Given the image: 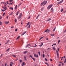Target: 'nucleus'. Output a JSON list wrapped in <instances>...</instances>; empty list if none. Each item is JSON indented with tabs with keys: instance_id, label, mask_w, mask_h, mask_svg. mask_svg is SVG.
I'll return each mask as SVG.
<instances>
[{
	"instance_id": "f257e3e1",
	"label": "nucleus",
	"mask_w": 66,
	"mask_h": 66,
	"mask_svg": "<svg viewBox=\"0 0 66 66\" xmlns=\"http://www.w3.org/2000/svg\"><path fill=\"white\" fill-rule=\"evenodd\" d=\"M47 1H45L43 2L41 4V6H42V5L44 6L47 3Z\"/></svg>"
},
{
	"instance_id": "f03ea898",
	"label": "nucleus",
	"mask_w": 66,
	"mask_h": 66,
	"mask_svg": "<svg viewBox=\"0 0 66 66\" xmlns=\"http://www.w3.org/2000/svg\"><path fill=\"white\" fill-rule=\"evenodd\" d=\"M52 7V5L51 4L50 5L47 7V10H49V9H51V7Z\"/></svg>"
},
{
	"instance_id": "7ed1b4c3",
	"label": "nucleus",
	"mask_w": 66,
	"mask_h": 66,
	"mask_svg": "<svg viewBox=\"0 0 66 66\" xmlns=\"http://www.w3.org/2000/svg\"><path fill=\"white\" fill-rule=\"evenodd\" d=\"M59 49H60V48H57V50L56 51V52L57 53V57H59V53H58V51H59Z\"/></svg>"
},
{
	"instance_id": "20e7f679",
	"label": "nucleus",
	"mask_w": 66,
	"mask_h": 66,
	"mask_svg": "<svg viewBox=\"0 0 66 66\" xmlns=\"http://www.w3.org/2000/svg\"><path fill=\"white\" fill-rule=\"evenodd\" d=\"M22 16V13H20V15H19L18 18V19H20V18H21Z\"/></svg>"
},
{
	"instance_id": "39448f33",
	"label": "nucleus",
	"mask_w": 66,
	"mask_h": 66,
	"mask_svg": "<svg viewBox=\"0 0 66 66\" xmlns=\"http://www.w3.org/2000/svg\"><path fill=\"white\" fill-rule=\"evenodd\" d=\"M63 1V0H62L61 1L58 2L57 3V4H61V3H62Z\"/></svg>"
},
{
	"instance_id": "423d86ee",
	"label": "nucleus",
	"mask_w": 66,
	"mask_h": 66,
	"mask_svg": "<svg viewBox=\"0 0 66 66\" xmlns=\"http://www.w3.org/2000/svg\"><path fill=\"white\" fill-rule=\"evenodd\" d=\"M2 8L4 9L5 10H7V7H4L3 6L2 7Z\"/></svg>"
},
{
	"instance_id": "0eeeda50",
	"label": "nucleus",
	"mask_w": 66,
	"mask_h": 66,
	"mask_svg": "<svg viewBox=\"0 0 66 66\" xmlns=\"http://www.w3.org/2000/svg\"><path fill=\"white\" fill-rule=\"evenodd\" d=\"M34 56H35V57H38V55L37 54L36 55V54H34Z\"/></svg>"
},
{
	"instance_id": "6e6552de",
	"label": "nucleus",
	"mask_w": 66,
	"mask_h": 66,
	"mask_svg": "<svg viewBox=\"0 0 66 66\" xmlns=\"http://www.w3.org/2000/svg\"><path fill=\"white\" fill-rule=\"evenodd\" d=\"M3 4L4 5V7H5V6H6V3L5 2H3Z\"/></svg>"
},
{
	"instance_id": "1a4fd4ad",
	"label": "nucleus",
	"mask_w": 66,
	"mask_h": 66,
	"mask_svg": "<svg viewBox=\"0 0 66 66\" xmlns=\"http://www.w3.org/2000/svg\"><path fill=\"white\" fill-rule=\"evenodd\" d=\"M5 23L6 24H7L9 23V21H8L7 22L5 21Z\"/></svg>"
},
{
	"instance_id": "9d476101",
	"label": "nucleus",
	"mask_w": 66,
	"mask_h": 66,
	"mask_svg": "<svg viewBox=\"0 0 66 66\" xmlns=\"http://www.w3.org/2000/svg\"><path fill=\"white\" fill-rule=\"evenodd\" d=\"M26 32H26V31H25L21 35H24V34H26Z\"/></svg>"
},
{
	"instance_id": "9b49d317",
	"label": "nucleus",
	"mask_w": 66,
	"mask_h": 66,
	"mask_svg": "<svg viewBox=\"0 0 66 66\" xmlns=\"http://www.w3.org/2000/svg\"><path fill=\"white\" fill-rule=\"evenodd\" d=\"M25 65L24 63V62H23L22 64V66H24Z\"/></svg>"
},
{
	"instance_id": "f8f14e48",
	"label": "nucleus",
	"mask_w": 66,
	"mask_h": 66,
	"mask_svg": "<svg viewBox=\"0 0 66 66\" xmlns=\"http://www.w3.org/2000/svg\"><path fill=\"white\" fill-rule=\"evenodd\" d=\"M24 60H25V61H27V60L26 59H27V57L26 56H24Z\"/></svg>"
},
{
	"instance_id": "ddd939ff",
	"label": "nucleus",
	"mask_w": 66,
	"mask_h": 66,
	"mask_svg": "<svg viewBox=\"0 0 66 66\" xmlns=\"http://www.w3.org/2000/svg\"><path fill=\"white\" fill-rule=\"evenodd\" d=\"M51 18H49L48 19L46 20V21H50V20H51Z\"/></svg>"
},
{
	"instance_id": "4468645a",
	"label": "nucleus",
	"mask_w": 66,
	"mask_h": 66,
	"mask_svg": "<svg viewBox=\"0 0 66 66\" xmlns=\"http://www.w3.org/2000/svg\"><path fill=\"white\" fill-rule=\"evenodd\" d=\"M9 42H10V40H8L7 42L5 44V45H6V44H8V43Z\"/></svg>"
},
{
	"instance_id": "2eb2a0df",
	"label": "nucleus",
	"mask_w": 66,
	"mask_h": 66,
	"mask_svg": "<svg viewBox=\"0 0 66 66\" xmlns=\"http://www.w3.org/2000/svg\"><path fill=\"white\" fill-rule=\"evenodd\" d=\"M9 9H11V10H14V9L13 7H10V8Z\"/></svg>"
},
{
	"instance_id": "dca6fc26",
	"label": "nucleus",
	"mask_w": 66,
	"mask_h": 66,
	"mask_svg": "<svg viewBox=\"0 0 66 66\" xmlns=\"http://www.w3.org/2000/svg\"><path fill=\"white\" fill-rule=\"evenodd\" d=\"M41 45H39L40 47H42V46H43V43H41Z\"/></svg>"
},
{
	"instance_id": "f3484780",
	"label": "nucleus",
	"mask_w": 66,
	"mask_h": 66,
	"mask_svg": "<svg viewBox=\"0 0 66 66\" xmlns=\"http://www.w3.org/2000/svg\"><path fill=\"white\" fill-rule=\"evenodd\" d=\"M17 5H16L15 8V10H17Z\"/></svg>"
},
{
	"instance_id": "a211bd4d",
	"label": "nucleus",
	"mask_w": 66,
	"mask_h": 66,
	"mask_svg": "<svg viewBox=\"0 0 66 66\" xmlns=\"http://www.w3.org/2000/svg\"><path fill=\"white\" fill-rule=\"evenodd\" d=\"M56 29V27H55L54 28V29L53 30V32H54V31H55V30Z\"/></svg>"
},
{
	"instance_id": "6ab92c4d",
	"label": "nucleus",
	"mask_w": 66,
	"mask_h": 66,
	"mask_svg": "<svg viewBox=\"0 0 66 66\" xmlns=\"http://www.w3.org/2000/svg\"><path fill=\"white\" fill-rule=\"evenodd\" d=\"M20 37V36H18L17 38H16V39L17 40L18 39H19V38Z\"/></svg>"
},
{
	"instance_id": "aec40b11",
	"label": "nucleus",
	"mask_w": 66,
	"mask_h": 66,
	"mask_svg": "<svg viewBox=\"0 0 66 66\" xmlns=\"http://www.w3.org/2000/svg\"><path fill=\"white\" fill-rule=\"evenodd\" d=\"M14 21L15 23L16 22H17V19H15Z\"/></svg>"
},
{
	"instance_id": "412c9836",
	"label": "nucleus",
	"mask_w": 66,
	"mask_h": 66,
	"mask_svg": "<svg viewBox=\"0 0 66 66\" xmlns=\"http://www.w3.org/2000/svg\"><path fill=\"white\" fill-rule=\"evenodd\" d=\"M30 17H31V16L30 15L28 17L27 19H30Z\"/></svg>"
},
{
	"instance_id": "4be33fe9",
	"label": "nucleus",
	"mask_w": 66,
	"mask_h": 66,
	"mask_svg": "<svg viewBox=\"0 0 66 66\" xmlns=\"http://www.w3.org/2000/svg\"><path fill=\"white\" fill-rule=\"evenodd\" d=\"M32 59L33 60V61H35V59H34V58L32 57Z\"/></svg>"
},
{
	"instance_id": "5701e85b",
	"label": "nucleus",
	"mask_w": 66,
	"mask_h": 66,
	"mask_svg": "<svg viewBox=\"0 0 66 66\" xmlns=\"http://www.w3.org/2000/svg\"><path fill=\"white\" fill-rule=\"evenodd\" d=\"M29 57H31V58H32H32H33V57H32V55H30L29 56Z\"/></svg>"
},
{
	"instance_id": "b1692460",
	"label": "nucleus",
	"mask_w": 66,
	"mask_h": 66,
	"mask_svg": "<svg viewBox=\"0 0 66 66\" xmlns=\"http://www.w3.org/2000/svg\"><path fill=\"white\" fill-rule=\"evenodd\" d=\"M9 50H10V48H8L6 50V51H9Z\"/></svg>"
},
{
	"instance_id": "393cba45",
	"label": "nucleus",
	"mask_w": 66,
	"mask_h": 66,
	"mask_svg": "<svg viewBox=\"0 0 66 66\" xmlns=\"http://www.w3.org/2000/svg\"><path fill=\"white\" fill-rule=\"evenodd\" d=\"M2 23V22L1 21H0V25H1Z\"/></svg>"
},
{
	"instance_id": "a878e982",
	"label": "nucleus",
	"mask_w": 66,
	"mask_h": 66,
	"mask_svg": "<svg viewBox=\"0 0 66 66\" xmlns=\"http://www.w3.org/2000/svg\"><path fill=\"white\" fill-rule=\"evenodd\" d=\"M19 14V11H18L17 13L16 14V15H18V14Z\"/></svg>"
},
{
	"instance_id": "bb28decb",
	"label": "nucleus",
	"mask_w": 66,
	"mask_h": 66,
	"mask_svg": "<svg viewBox=\"0 0 66 66\" xmlns=\"http://www.w3.org/2000/svg\"><path fill=\"white\" fill-rule=\"evenodd\" d=\"M53 49V50H55V47H54L52 48Z\"/></svg>"
},
{
	"instance_id": "cd10ccee",
	"label": "nucleus",
	"mask_w": 66,
	"mask_h": 66,
	"mask_svg": "<svg viewBox=\"0 0 66 66\" xmlns=\"http://www.w3.org/2000/svg\"><path fill=\"white\" fill-rule=\"evenodd\" d=\"M30 27H31L30 25H29V26H28L27 28H30Z\"/></svg>"
},
{
	"instance_id": "c85d7f7f",
	"label": "nucleus",
	"mask_w": 66,
	"mask_h": 66,
	"mask_svg": "<svg viewBox=\"0 0 66 66\" xmlns=\"http://www.w3.org/2000/svg\"><path fill=\"white\" fill-rule=\"evenodd\" d=\"M29 24H30V22H28L27 23V26H28V25H29Z\"/></svg>"
},
{
	"instance_id": "c756f323",
	"label": "nucleus",
	"mask_w": 66,
	"mask_h": 66,
	"mask_svg": "<svg viewBox=\"0 0 66 66\" xmlns=\"http://www.w3.org/2000/svg\"><path fill=\"white\" fill-rule=\"evenodd\" d=\"M9 2L11 3V2H12V1H13V0H9Z\"/></svg>"
},
{
	"instance_id": "7c9ffc66",
	"label": "nucleus",
	"mask_w": 66,
	"mask_h": 66,
	"mask_svg": "<svg viewBox=\"0 0 66 66\" xmlns=\"http://www.w3.org/2000/svg\"><path fill=\"white\" fill-rule=\"evenodd\" d=\"M19 61H20V63H22V60H20Z\"/></svg>"
},
{
	"instance_id": "2f4dec72",
	"label": "nucleus",
	"mask_w": 66,
	"mask_h": 66,
	"mask_svg": "<svg viewBox=\"0 0 66 66\" xmlns=\"http://www.w3.org/2000/svg\"><path fill=\"white\" fill-rule=\"evenodd\" d=\"M10 64H12V65H13V64H14V63L12 62H10Z\"/></svg>"
},
{
	"instance_id": "473e14b6",
	"label": "nucleus",
	"mask_w": 66,
	"mask_h": 66,
	"mask_svg": "<svg viewBox=\"0 0 66 66\" xmlns=\"http://www.w3.org/2000/svg\"><path fill=\"white\" fill-rule=\"evenodd\" d=\"M47 32H48V33H49V32L50 31V30L47 29Z\"/></svg>"
},
{
	"instance_id": "72a5a7b5",
	"label": "nucleus",
	"mask_w": 66,
	"mask_h": 66,
	"mask_svg": "<svg viewBox=\"0 0 66 66\" xmlns=\"http://www.w3.org/2000/svg\"><path fill=\"white\" fill-rule=\"evenodd\" d=\"M44 38L43 37H41L40 39H39V40H41V39H42V38Z\"/></svg>"
},
{
	"instance_id": "f704fd0d",
	"label": "nucleus",
	"mask_w": 66,
	"mask_h": 66,
	"mask_svg": "<svg viewBox=\"0 0 66 66\" xmlns=\"http://www.w3.org/2000/svg\"><path fill=\"white\" fill-rule=\"evenodd\" d=\"M38 53L39 54V55H40V52H39Z\"/></svg>"
},
{
	"instance_id": "c9c22d12",
	"label": "nucleus",
	"mask_w": 66,
	"mask_h": 66,
	"mask_svg": "<svg viewBox=\"0 0 66 66\" xmlns=\"http://www.w3.org/2000/svg\"><path fill=\"white\" fill-rule=\"evenodd\" d=\"M1 10L2 12H4V11H5V10H3L2 9H1Z\"/></svg>"
},
{
	"instance_id": "e433bc0d",
	"label": "nucleus",
	"mask_w": 66,
	"mask_h": 66,
	"mask_svg": "<svg viewBox=\"0 0 66 66\" xmlns=\"http://www.w3.org/2000/svg\"><path fill=\"white\" fill-rule=\"evenodd\" d=\"M5 13H3L2 15L3 16H4V15H5Z\"/></svg>"
},
{
	"instance_id": "4c0bfd02",
	"label": "nucleus",
	"mask_w": 66,
	"mask_h": 66,
	"mask_svg": "<svg viewBox=\"0 0 66 66\" xmlns=\"http://www.w3.org/2000/svg\"><path fill=\"white\" fill-rule=\"evenodd\" d=\"M51 36H54V34H52L51 35Z\"/></svg>"
},
{
	"instance_id": "58836bf2",
	"label": "nucleus",
	"mask_w": 66,
	"mask_h": 66,
	"mask_svg": "<svg viewBox=\"0 0 66 66\" xmlns=\"http://www.w3.org/2000/svg\"><path fill=\"white\" fill-rule=\"evenodd\" d=\"M66 59H65L64 61V63H66Z\"/></svg>"
},
{
	"instance_id": "ea45409f",
	"label": "nucleus",
	"mask_w": 66,
	"mask_h": 66,
	"mask_svg": "<svg viewBox=\"0 0 66 66\" xmlns=\"http://www.w3.org/2000/svg\"><path fill=\"white\" fill-rule=\"evenodd\" d=\"M12 14H13V12H12L10 14H9V15H12Z\"/></svg>"
},
{
	"instance_id": "a19ab883",
	"label": "nucleus",
	"mask_w": 66,
	"mask_h": 66,
	"mask_svg": "<svg viewBox=\"0 0 66 66\" xmlns=\"http://www.w3.org/2000/svg\"><path fill=\"white\" fill-rule=\"evenodd\" d=\"M13 56V57H16V56L15 55H12Z\"/></svg>"
},
{
	"instance_id": "79ce46f5",
	"label": "nucleus",
	"mask_w": 66,
	"mask_h": 66,
	"mask_svg": "<svg viewBox=\"0 0 66 66\" xmlns=\"http://www.w3.org/2000/svg\"><path fill=\"white\" fill-rule=\"evenodd\" d=\"M43 57H45V55H44V54H43Z\"/></svg>"
},
{
	"instance_id": "37998d69",
	"label": "nucleus",
	"mask_w": 66,
	"mask_h": 66,
	"mask_svg": "<svg viewBox=\"0 0 66 66\" xmlns=\"http://www.w3.org/2000/svg\"><path fill=\"white\" fill-rule=\"evenodd\" d=\"M60 41H61V40H59L58 41V43H59L60 42Z\"/></svg>"
},
{
	"instance_id": "c03bdc74",
	"label": "nucleus",
	"mask_w": 66,
	"mask_h": 66,
	"mask_svg": "<svg viewBox=\"0 0 66 66\" xmlns=\"http://www.w3.org/2000/svg\"><path fill=\"white\" fill-rule=\"evenodd\" d=\"M28 46H29V44L27 45L26 46V47H28Z\"/></svg>"
},
{
	"instance_id": "a18cd8bd",
	"label": "nucleus",
	"mask_w": 66,
	"mask_h": 66,
	"mask_svg": "<svg viewBox=\"0 0 66 66\" xmlns=\"http://www.w3.org/2000/svg\"><path fill=\"white\" fill-rule=\"evenodd\" d=\"M36 44H35V46H34L35 47H36Z\"/></svg>"
},
{
	"instance_id": "49530a36",
	"label": "nucleus",
	"mask_w": 66,
	"mask_h": 66,
	"mask_svg": "<svg viewBox=\"0 0 66 66\" xmlns=\"http://www.w3.org/2000/svg\"><path fill=\"white\" fill-rule=\"evenodd\" d=\"M44 32H47V30H45V31Z\"/></svg>"
},
{
	"instance_id": "de8ad7c7",
	"label": "nucleus",
	"mask_w": 66,
	"mask_h": 66,
	"mask_svg": "<svg viewBox=\"0 0 66 66\" xmlns=\"http://www.w3.org/2000/svg\"><path fill=\"white\" fill-rule=\"evenodd\" d=\"M2 18V16H0V19H1Z\"/></svg>"
},
{
	"instance_id": "09e8293b",
	"label": "nucleus",
	"mask_w": 66,
	"mask_h": 66,
	"mask_svg": "<svg viewBox=\"0 0 66 66\" xmlns=\"http://www.w3.org/2000/svg\"><path fill=\"white\" fill-rule=\"evenodd\" d=\"M63 9H62L61 10V12H63Z\"/></svg>"
},
{
	"instance_id": "8fccbe9b",
	"label": "nucleus",
	"mask_w": 66,
	"mask_h": 66,
	"mask_svg": "<svg viewBox=\"0 0 66 66\" xmlns=\"http://www.w3.org/2000/svg\"><path fill=\"white\" fill-rule=\"evenodd\" d=\"M51 11H53V8H52L51 9Z\"/></svg>"
},
{
	"instance_id": "3c124183",
	"label": "nucleus",
	"mask_w": 66,
	"mask_h": 66,
	"mask_svg": "<svg viewBox=\"0 0 66 66\" xmlns=\"http://www.w3.org/2000/svg\"><path fill=\"white\" fill-rule=\"evenodd\" d=\"M45 61H48V60H47V59H46V58H45Z\"/></svg>"
},
{
	"instance_id": "603ef678",
	"label": "nucleus",
	"mask_w": 66,
	"mask_h": 66,
	"mask_svg": "<svg viewBox=\"0 0 66 66\" xmlns=\"http://www.w3.org/2000/svg\"><path fill=\"white\" fill-rule=\"evenodd\" d=\"M27 51H25L24 52V53H27Z\"/></svg>"
},
{
	"instance_id": "864d4df0",
	"label": "nucleus",
	"mask_w": 66,
	"mask_h": 66,
	"mask_svg": "<svg viewBox=\"0 0 66 66\" xmlns=\"http://www.w3.org/2000/svg\"><path fill=\"white\" fill-rule=\"evenodd\" d=\"M15 31H17V29H15Z\"/></svg>"
},
{
	"instance_id": "5fc2aeb1",
	"label": "nucleus",
	"mask_w": 66,
	"mask_h": 66,
	"mask_svg": "<svg viewBox=\"0 0 66 66\" xmlns=\"http://www.w3.org/2000/svg\"><path fill=\"white\" fill-rule=\"evenodd\" d=\"M17 60H18V59L16 58V59L15 60V61H17Z\"/></svg>"
},
{
	"instance_id": "6e6d98bb",
	"label": "nucleus",
	"mask_w": 66,
	"mask_h": 66,
	"mask_svg": "<svg viewBox=\"0 0 66 66\" xmlns=\"http://www.w3.org/2000/svg\"><path fill=\"white\" fill-rule=\"evenodd\" d=\"M61 64H59V66H61Z\"/></svg>"
},
{
	"instance_id": "4d7b16f0",
	"label": "nucleus",
	"mask_w": 66,
	"mask_h": 66,
	"mask_svg": "<svg viewBox=\"0 0 66 66\" xmlns=\"http://www.w3.org/2000/svg\"><path fill=\"white\" fill-rule=\"evenodd\" d=\"M6 3H7V4H9V2H8V1H7L6 2Z\"/></svg>"
},
{
	"instance_id": "13d9d810",
	"label": "nucleus",
	"mask_w": 66,
	"mask_h": 66,
	"mask_svg": "<svg viewBox=\"0 0 66 66\" xmlns=\"http://www.w3.org/2000/svg\"><path fill=\"white\" fill-rule=\"evenodd\" d=\"M45 64H46V65H48V63H47L46 62L45 63Z\"/></svg>"
},
{
	"instance_id": "bf43d9fd",
	"label": "nucleus",
	"mask_w": 66,
	"mask_h": 66,
	"mask_svg": "<svg viewBox=\"0 0 66 66\" xmlns=\"http://www.w3.org/2000/svg\"><path fill=\"white\" fill-rule=\"evenodd\" d=\"M46 40H48V38H46Z\"/></svg>"
},
{
	"instance_id": "052dcab7",
	"label": "nucleus",
	"mask_w": 66,
	"mask_h": 66,
	"mask_svg": "<svg viewBox=\"0 0 66 66\" xmlns=\"http://www.w3.org/2000/svg\"><path fill=\"white\" fill-rule=\"evenodd\" d=\"M3 3L2 2H1V4H2V3Z\"/></svg>"
},
{
	"instance_id": "680f3d73",
	"label": "nucleus",
	"mask_w": 66,
	"mask_h": 66,
	"mask_svg": "<svg viewBox=\"0 0 66 66\" xmlns=\"http://www.w3.org/2000/svg\"><path fill=\"white\" fill-rule=\"evenodd\" d=\"M38 16H37V17H36V19H37L38 18Z\"/></svg>"
},
{
	"instance_id": "e2e57ef3",
	"label": "nucleus",
	"mask_w": 66,
	"mask_h": 66,
	"mask_svg": "<svg viewBox=\"0 0 66 66\" xmlns=\"http://www.w3.org/2000/svg\"><path fill=\"white\" fill-rule=\"evenodd\" d=\"M50 61H52V59H50Z\"/></svg>"
},
{
	"instance_id": "0e129e2a",
	"label": "nucleus",
	"mask_w": 66,
	"mask_h": 66,
	"mask_svg": "<svg viewBox=\"0 0 66 66\" xmlns=\"http://www.w3.org/2000/svg\"><path fill=\"white\" fill-rule=\"evenodd\" d=\"M10 66H12V64H10Z\"/></svg>"
},
{
	"instance_id": "69168bd1",
	"label": "nucleus",
	"mask_w": 66,
	"mask_h": 66,
	"mask_svg": "<svg viewBox=\"0 0 66 66\" xmlns=\"http://www.w3.org/2000/svg\"><path fill=\"white\" fill-rule=\"evenodd\" d=\"M59 63H60L61 64L62 63V62H59Z\"/></svg>"
},
{
	"instance_id": "338daca9",
	"label": "nucleus",
	"mask_w": 66,
	"mask_h": 66,
	"mask_svg": "<svg viewBox=\"0 0 66 66\" xmlns=\"http://www.w3.org/2000/svg\"><path fill=\"white\" fill-rule=\"evenodd\" d=\"M66 31V29L64 31V32H65Z\"/></svg>"
},
{
	"instance_id": "774afa93",
	"label": "nucleus",
	"mask_w": 66,
	"mask_h": 66,
	"mask_svg": "<svg viewBox=\"0 0 66 66\" xmlns=\"http://www.w3.org/2000/svg\"><path fill=\"white\" fill-rule=\"evenodd\" d=\"M5 66H6V63H5Z\"/></svg>"
}]
</instances>
